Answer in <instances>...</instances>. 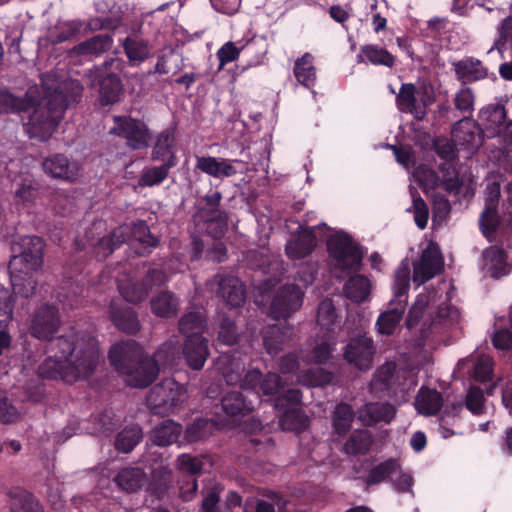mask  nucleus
Segmentation results:
<instances>
[{
  "instance_id": "1",
  "label": "nucleus",
  "mask_w": 512,
  "mask_h": 512,
  "mask_svg": "<svg viewBox=\"0 0 512 512\" xmlns=\"http://www.w3.org/2000/svg\"><path fill=\"white\" fill-rule=\"evenodd\" d=\"M52 347L61 357L48 356L39 364L37 374L42 379L62 380L71 384L90 377L99 364V343L89 331L72 328L58 336Z\"/></svg>"
},
{
  "instance_id": "2",
  "label": "nucleus",
  "mask_w": 512,
  "mask_h": 512,
  "mask_svg": "<svg viewBox=\"0 0 512 512\" xmlns=\"http://www.w3.org/2000/svg\"><path fill=\"white\" fill-rule=\"evenodd\" d=\"M82 96L79 84H58L54 89H47L41 101L34 97L33 108L24 123V129L30 138L45 141L51 137L65 110L72 103H78Z\"/></svg>"
},
{
  "instance_id": "3",
  "label": "nucleus",
  "mask_w": 512,
  "mask_h": 512,
  "mask_svg": "<svg viewBox=\"0 0 512 512\" xmlns=\"http://www.w3.org/2000/svg\"><path fill=\"white\" fill-rule=\"evenodd\" d=\"M111 366L126 375V382L134 388L148 387L159 374L157 361L145 355L142 346L133 339L115 343L109 350Z\"/></svg>"
},
{
  "instance_id": "4",
  "label": "nucleus",
  "mask_w": 512,
  "mask_h": 512,
  "mask_svg": "<svg viewBox=\"0 0 512 512\" xmlns=\"http://www.w3.org/2000/svg\"><path fill=\"white\" fill-rule=\"evenodd\" d=\"M410 288V268L402 263L396 270L393 282V298L388 309L382 312L377 321L376 328L380 334L391 335L403 318Z\"/></svg>"
},
{
  "instance_id": "5",
  "label": "nucleus",
  "mask_w": 512,
  "mask_h": 512,
  "mask_svg": "<svg viewBox=\"0 0 512 512\" xmlns=\"http://www.w3.org/2000/svg\"><path fill=\"white\" fill-rule=\"evenodd\" d=\"M45 243L39 236H21L12 244L13 256L9 262V270L14 272H34L44 262Z\"/></svg>"
},
{
  "instance_id": "6",
  "label": "nucleus",
  "mask_w": 512,
  "mask_h": 512,
  "mask_svg": "<svg viewBox=\"0 0 512 512\" xmlns=\"http://www.w3.org/2000/svg\"><path fill=\"white\" fill-rule=\"evenodd\" d=\"M187 397L185 387L173 378H165L153 386L146 396V403L155 415H169Z\"/></svg>"
},
{
  "instance_id": "7",
  "label": "nucleus",
  "mask_w": 512,
  "mask_h": 512,
  "mask_svg": "<svg viewBox=\"0 0 512 512\" xmlns=\"http://www.w3.org/2000/svg\"><path fill=\"white\" fill-rule=\"evenodd\" d=\"M302 391L298 388H289L278 394L273 400V406L278 412L279 424L283 430L301 431L306 428L308 418L302 409L295 406L300 405Z\"/></svg>"
},
{
  "instance_id": "8",
  "label": "nucleus",
  "mask_w": 512,
  "mask_h": 512,
  "mask_svg": "<svg viewBox=\"0 0 512 512\" xmlns=\"http://www.w3.org/2000/svg\"><path fill=\"white\" fill-rule=\"evenodd\" d=\"M222 193L210 190L200 197L196 215L205 222L207 233L214 239L221 238L228 228V215L221 209Z\"/></svg>"
},
{
  "instance_id": "9",
  "label": "nucleus",
  "mask_w": 512,
  "mask_h": 512,
  "mask_svg": "<svg viewBox=\"0 0 512 512\" xmlns=\"http://www.w3.org/2000/svg\"><path fill=\"white\" fill-rule=\"evenodd\" d=\"M123 61L120 58H110L96 69L94 81L99 86V100L102 106L113 105L120 101L123 84L119 71Z\"/></svg>"
},
{
  "instance_id": "10",
  "label": "nucleus",
  "mask_w": 512,
  "mask_h": 512,
  "mask_svg": "<svg viewBox=\"0 0 512 512\" xmlns=\"http://www.w3.org/2000/svg\"><path fill=\"white\" fill-rule=\"evenodd\" d=\"M61 315L58 306L44 303L32 314L29 333L33 338L41 341H50L53 346L55 335L61 326Z\"/></svg>"
},
{
  "instance_id": "11",
  "label": "nucleus",
  "mask_w": 512,
  "mask_h": 512,
  "mask_svg": "<svg viewBox=\"0 0 512 512\" xmlns=\"http://www.w3.org/2000/svg\"><path fill=\"white\" fill-rule=\"evenodd\" d=\"M168 278L163 270L149 269L141 281L133 279L119 280L118 289L126 303H139L145 300L154 287L162 286Z\"/></svg>"
},
{
  "instance_id": "12",
  "label": "nucleus",
  "mask_w": 512,
  "mask_h": 512,
  "mask_svg": "<svg viewBox=\"0 0 512 512\" xmlns=\"http://www.w3.org/2000/svg\"><path fill=\"white\" fill-rule=\"evenodd\" d=\"M110 133L125 139L127 147L142 150L149 146L150 130L142 120L131 116H114Z\"/></svg>"
},
{
  "instance_id": "13",
  "label": "nucleus",
  "mask_w": 512,
  "mask_h": 512,
  "mask_svg": "<svg viewBox=\"0 0 512 512\" xmlns=\"http://www.w3.org/2000/svg\"><path fill=\"white\" fill-rule=\"evenodd\" d=\"M327 246L330 256L344 269H359L363 259V252L349 234L344 232L335 234L329 239Z\"/></svg>"
},
{
  "instance_id": "14",
  "label": "nucleus",
  "mask_w": 512,
  "mask_h": 512,
  "mask_svg": "<svg viewBox=\"0 0 512 512\" xmlns=\"http://www.w3.org/2000/svg\"><path fill=\"white\" fill-rule=\"evenodd\" d=\"M303 296V291L296 284L281 286L270 304L269 315L275 320L289 318L302 306Z\"/></svg>"
},
{
  "instance_id": "15",
  "label": "nucleus",
  "mask_w": 512,
  "mask_h": 512,
  "mask_svg": "<svg viewBox=\"0 0 512 512\" xmlns=\"http://www.w3.org/2000/svg\"><path fill=\"white\" fill-rule=\"evenodd\" d=\"M303 296V291L296 284L281 286L270 304L269 315L275 320L289 318L302 306Z\"/></svg>"
},
{
  "instance_id": "16",
  "label": "nucleus",
  "mask_w": 512,
  "mask_h": 512,
  "mask_svg": "<svg viewBox=\"0 0 512 512\" xmlns=\"http://www.w3.org/2000/svg\"><path fill=\"white\" fill-rule=\"evenodd\" d=\"M42 169L53 179L74 183L81 176L82 165L64 153H53L43 160Z\"/></svg>"
},
{
  "instance_id": "17",
  "label": "nucleus",
  "mask_w": 512,
  "mask_h": 512,
  "mask_svg": "<svg viewBox=\"0 0 512 512\" xmlns=\"http://www.w3.org/2000/svg\"><path fill=\"white\" fill-rule=\"evenodd\" d=\"M483 134L485 131L481 125L467 116L457 121L451 132L454 144L471 152L477 151L482 145Z\"/></svg>"
},
{
  "instance_id": "18",
  "label": "nucleus",
  "mask_w": 512,
  "mask_h": 512,
  "mask_svg": "<svg viewBox=\"0 0 512 512\" xmlns=\"http://www.w3.org/2000/svg\"><path fill=\"white\" fill-rule=\"evenodd\" d=\"M375 353L373 339L367 336L352 338L345 347L344 359L359 370H368L372 366Z\"/></svg>"
},
{
  "instance_id": "19",
  "label": "nucleus",
  "mask_w": 512,
  "mask_h": 512,
  "mask_svg": "<svg viewBox=\"0 0 512 512\" xmlns=\"http://www.w3.org/2000/svg\"><path fill=\"white\" fill-rule=\"evenodd\" d=\"M109 318L118 330L129 335H135L141 328L135 310L120 298L111 300Z\"/></svg>"
},
{
  "instance_id": "20",
  "label": "nucleus",
  "mask_w": 512,
  "mask_h": 512,
  "mask_svg": "<svg viewBox=\"0 0 512 512\" xmlns=\"http://www.w3.org/2000/svg\"><path fill=\"white\" fill-rule=\"evenodd\" d=\"M443 269V258L437 248L428 246L423 250L420 260L414 264L413 281L424 284Z\"/></svg>"
},
{
  "instance_id": "21",
  "label": "nucleus",
  "mask_w": 512,
  "mask_h": 512,
  "mask_svg": "<svg viewBox=\"0 0 512 512\" xmlns=\"http://www.w3.org/2000/svg\"><path fill=\"white\" fill-rule=\"evenodd\" d=\"M237 159L218 158L213 156H196L195 169L214 178H229L238 173L234 164H241Z\"/></svg>"
},
{
  "instance_id": "22",
  "label": "nucleus",
  "mask_w": 512,
  "mask_h": 512,
  "mask_svg": "<svg viewBox=\"0 0 512 512\" xmlns=\"http://www.w3.org/2000/svg\"><path fill=\"white\" fill-rule=\"evenodd\" d=\"M217 295L230 307H239L246 300L244 284L234 276L216 275Z\"/></svg>"
},
{
  "instance_id": "23",
  "label": "nucleus",
  "mask_w": 512,
  "mask_h": 512,
  "mask_svg": "<svg viewBox=\"0 0 512 512\" xmlns=\"http://www.w3.org/2000/svg\"><path fill=\"white\" fill-rule=\"evenodd\" d=\"M263 346L271 356H276L289 345L292 339V326L269 325L261 331Z\"/></svg>"
},
{
  "instance_id": "24",
  "label": "nucleus",
  "mask_w": 512,
  "mask_h": 512,
  "mask_svg": "<svg viewBox=\"0 0 512 512\" xmlns=\"http://www.w3.org/2000/svg\"><path fill=\"white\" fill-rule=\"evenodd\" d=\"M183 355L191 369H202L209 356L208 340L202 335H189L183 346Z\"/></svg>"
},
{
  "instance_id": "25",
  "label": "nucleus",
  "mask_w": 512,
  "mask_h": 512,
  "mask_svg": "<svg viewBox=\"0 0 512 512\" xmlns=\"http://www.w3.org/2000/svg\"><path fill=\"white\" fill-rule=\"evenodd\" d=\"M183 427L178 422L167 419L156 425L149 433V439L152 444L159 447H167L172 444L182 443Z\"/></svg>"
},
{
  "instance_id": "26",
  "label": "nucleus",
  "mask_w": 512,
  "mask_h": 512,
  "mask_svg": "<svg viewBox=\"0 0 512 512\" xmlns=\"http://www.w3.org/2000/svg\"><path fill=\"white\" fill-rule=\"evenodd\" d=\"M452 65L456 79L464 86L483 80L488 75L487 68L483 66L479 59L474 57H466L454 62Z\"/></svg>"
},
{
  "instance_id": "27",
  "label": "nucleus",
  "mask_w": 512,
  "mask_h": 512,
  "mask_svg": "<svg viewBox=\"0 0 512 512\" xmlns=\"http://www.w3.org/2000/svg\"><path fill=\"white\" fill-rule=\"evenodd\" d=\"M317 245L314 227H300L298 236L286 245V254L290 259L300 260L309 256Z\"/></svg>"
},
{
  "instance_id": "28",
  "label": "nucleus",
  "mask_w": 512,
  "mask_h": 512,
  "mask_svg": "<svg viewBox=\"0 0 512 512\" xmlns=\"http://www.w3.org/2000/svg\"><path fill=\"white\" fill-rule=\"evenodd\" d=\"M506 117V110L502 104H490L480 110V125L488 138L498 136Z\"/></svg>"
},
{
  "instance_id": "29",
  "label": "nucleus",
  "mask_w": 512,
  "mask_h": 512,
  "mask_svg": "<svg viewBox=\"0 0 512 512\" xmlns=\"http://www.w3.org/2000/svg\"><path fill=\"white\" fill-rule=\"evenodd\" d=\"M396 415L394 405L385 403H367L358 411L359 420L366 426H372L379 422L390 423Z\"/></svg>"
},
{
  "instance_id": "30",
  "label": "nucleus",
  "mask_w": 512,
  "mask_h": 512,
  "mask_svg": "<svg viewBox=\"0 0 512 512\" xmlns=\"http://www.w3.org/2000/svg\"><path fill=\"white\" fill-rule=\"evenodd\" d=\"M34 96L26 92L23 96H16L7 88H0V115L27 113L33 108Z\"/></svg>"
},
{
  "instance_id": "31",
  "label": "nucleus",
  "mask_w": 512,
  "mask_h": 512,
  "mask_svg": "<svg viewBox=\"0 0 512 512\" xmlns=\"http://www.w3.org/2000/svg\"><path fill=\"white\" fill-rule=\"evenodd\" d=\"M222 411L227 417H245L252 413L254 407L241 391H229L220 401Z\"/></svg>"
},
{
  "instance_id": "32",
  "label": "nucleus",
  "mask_w": 512,
  "mask_h": 512,
  "mask_svg": "<svg viewBox=\"0 0 512 512\" xmlns=\"http://www.w3.org/2000/svg\"><path fill=\"white\" fill-rule=\"evenodd\" d=\"M122 47L132 67L140 65L151 56L150 42L139 36H127L122 41Z\"/></svg>"
},
{
  "instance_id": "33",
  "label": "nucleus",
  "mask_w": 512,
  "mask_h": 512,
  "mask_svg": "<svg viewBox=\"0 0 512 512\" xmlns=\"http://www.w3.org/2000/svg\"><path fill=\"white\" fill-rule=\"evenodd\" d=\"M176 164L177 157L175 154H171L160 166L145 167L138 178V185L140 187L160 185L167 179L170 170L175 167Z\"/></svg>"
},
{
  "instance_id": "34",
  "label": "nucleus",
  "mask_w": 512,
  "mask_h": 512,
  "mask_svg": "<svg viewBox=\"0 0 512 512\" xmlns=\"http://www.w3.org/2000/svg\"><path fill=\"white\" fill-rule=\"evenodd\" d=\"M11 512H44L36 497L23 488H13L8 492Z\"/></svg>"
},
{
  "instance_id": "35",
  "label": "nucleus",
  "mask_w": 512,
  "mask_h": 512,
  "mask_svg": "<svg viewBox=\"0 0 512 512\" xmlns=\"http://www.w3.org/2000/svg\"><path fill=\"white\" fill-rule=\"evenodd\" d=\"M416 87L412 83H403L396 95V105L399 111L411 113L416 119L421 120L425 115V109H421L417 103Z\"/></svg>"
},
{
  "instance_id": "36",
  "label": "nucleus",
  "mask_w": 512,
  "mask_h": 512,
  "mask_svg": "<svg viewBox=\"0 0 512 512\" xmlns=\"http://www.w3.org/2000/svg\"><path fill=\"white\" fill-rule=\"evenodd\" d=\"M215 422L209 418H196L182 432V443L194 444L205 441L214 431Z\"/></svg>"
},
{
  "instance_id": "37",
  "label": "nucleus",
  "mask_w": 512,
  "mask_h": 512,
  "mask_svg": "<svg viewBox=\"0 0 512 512\" xmlns=\"http://www.w3.org/2000/svg\"><path fill=\"white\" fill-rule=\"evenodd\" d=\"M398 470H400L399 461L395 458H388L369 469L363 481L368 487L391 481L392 476L397 474Z\"/></svg>"
},
{
  "instance_id": "38",
  "label": "nucleus",
  "mask_w": 512,
  "mask_h": 512,
  "mask_svg": "<svg viewBox=\"0 0 512 512\" xmlns=\"http://www.w3.org/2000/svg\"><path fill=\"white\" fill-rule=\"evenodd\" d=\"M216 367L228 385L239 384L245 371L244 363L240 358L227 354L217 359Z\"/></svg>"
},
{
  "instance_id": "39",
  "label": "nucleus",
  "mask_w": 512,
  "mask_h": 512,
  "mask_svg": "<svg viewBox=\"0 0 512 512\" xmlns=\"http://www.w3.org/2000/svg\"><path fill=\"white\" fill-rule=\"evenodd\" d=\"M314 56L306 52L294 62L293 73L297 82L306 88H312L316 84L317 73L314 66Z\"/></svg>"
},
{
  "instance_id": "40",
  "label": "nucleus",
  "mask_w": 512,
  "mask_h": 512,
  "mask_svg": "<svg viewBox=\"0 0 512 512\" xmlns=\"http://www.w3.org/2000/svg\"><path fill=\"white\" fill-rule=\"evenodd\" d=\"M373 444V436L365 429L353 431L343 445V452L347 455H365Z\"/></svg>"
},
{
  "instance_id": "41",
  "label": "nucleus",
  "mask_w": 512,
  "mask_h": 512,
  "mask_svg": "<svg viewBox=\"0 0 512 512\" xmlns=\"http://www.w3.org/2000/svg\"><path fill=\"white\" fill-rule=\"evenodd\" d=\"M135 238L133 245L137 254L145 256L152 252L153 248L159 245V240L150 232L148 225L144 221H138L132 229Z\"/></svg>"
},
{
  "instance_id": "42",
  "label": "nucleus",
  "mask_w": 512,
  "mask_h": 512,
  "mask_svg": "<svg viewBox=\"0 0 512 512\" xmlns=\"http://www.w3.org/2000/svg\"><path fill=\"white\" fill-rule=\"evenodd\" d=\"M113 36L109 33L97 34L74 47L78 55H100L111 49Z\"/></svg>"
},
{
  "instance_id": "43",
  "label": "nucleus",
  "mask_w": 512,
  "mask_h": 512,
  "mask_svg": "<svg viewBox=\"0 0 512 512\" xmlns=\"http://www.w3.org/2000/svg\"><path fill=\"white\" fill-rule=\"evenodd\" d=\"M145 481V473L141 468L129 467L121 469L114 477V482L122 490L132 493L139 490Z\"/></svg>"
},
{
  "instance_id": "44",
  "label": "nucleus",
  "mask_w": 512,
  "mask_h": 512,
  "mask_svg": "<svg viewBox=\"0 0 512 512\" xmlns=\"http://www.w3.org/2000/svg\"><path fill=\"white\" fill-rule=\"evenodd\" d=\"M488 272L494 279H499L509 273L507 253L499 247H490L484 252Z\"/></svg>"
},
{
  "instance_id": "45",
  "label": "nucleus",
  "mask_w": 512,
  "mask_h": 512,
  "mask_svg": "<svg viewBox=\"0 0 512 512\" xmlns=\"http://www.w3.org/2000/svg\"><path fill=\"white\" fill-rule=\"evenodd\" d=\"M416 402L418 411L427 416L438 414L443 407L442 395L435 389L421 388Z\"/></svg>"
},
{
  "instance_id": "46",
  "label": "nucleus",
  "mask_w": 512,
  "mask_h": 512,
  "mask_svg": "<svg viewBox=\"0 0 512 512\" xmlns=\"http://www.w3.org/2000/svg\"><path fill=\"white\" fill-rule=\"evenodd\" d=\"M396 364L387 362L377 369L371 381V387L375 391L390 394L395 391Z\"/></svg>"
},
{
  "instance_id": "47",
  "label": "nucleus",
  "mask_w": 512,
  "mask_h": 512,
  "mask_svg": "<svg viewBox=\"0 0 512 512\" xmlns=\"http://www.w3.org/2000/svg\"><path fill=\"white\" fill-rule=\"evenodd\" d=\"M370 289L369 279L360 274L351 276L344 285L346 297L356 303L364 302L370 294Z\"/></svg>"
},
{
  "instance_id": "48",
  "label": "nucleus",
  "mask_w": 512,
  "mask_h": 512,
  "mask_svg": "<svg viewBox=\"0 0 512 512\" xmlns=\"http://www.w3.org/2000/svg\"><path fill=\"white\" fill-rule=\"evenodd\" d=\"M355 418L352 406L345 402L336 405L332 415L334 433L342 436L349 432Z\"/></svg>"
},
{
  "instance_id": "49",
  "label": "nucleus",
  "mask_w": 512,
  "mask_h": 512,
  "mask_svg": "<svg viewBox=\"0 0 512 512\" xmlns=\"http://www.w3.org/2000/svg\"><path fill=\"white\" fill-rule=\"evenodd\" d=\"M364 56L372 65L385 66L392 68L395 64L396 58L387 49L380 47L377 44H367L360 48L359 57Z\"/></svg>"
},
{
  "instance_id": "50",
  "label": "nucleus",
  "mask_w": 512,
  "mask_h": 512,
  "mask_svg": "<svg viewBox=\"0 0 512 512\" xmlns=\"http://www.w3.org/2000/svg\"><path fill=\"white\" fill-rule=\"evenodd\" d=\"M126 236L122 228L113 229L108 235L103 236L94 247L96 256L99 258H107L116 249L125 243Z\"/></svg>"
},
{
  "instance_id": "51",
  "label": "nucleus",
  "mask_w": 512,
  "mask_h": 512,
  "mask_svg": "<svg viewBox=\"0 0 512 512\" xmlns=\"http://www.w3.org/2000/svg\"><path fill=\"white\" fill-rule=\"evenodd\" d=\"M143 438L142 428L138 425H131L121 430L115 440V448L119 452L129 453Z\"/></svg>"
},
{
  "instance_id": "52",
  "label": "nucleus",
  "mask_w": 512,
  "mask_h": 512,
  "mask_svg": "<svg viewBox=\"0 0 512 512\" xmlns=\"http://www.w3.org/2000/svg\"><path fill=\"white\" fill-rule=\"evenodd\" d=\"M175 142V132L172 128L162 130L157 136L155 145L151 153V159L153 161H163L170 157L171 154H175L172 151Z\"/></svg>"
},
{
  "instance_id": "53",
  "label": "nucleus",
  "mask_w": 512,
  "mask_h": 512,
  "mask_svg": "<svg viewBox=\"0 0 512 512\" xmlns=\"http://www.w3.org/2000/svg\"><path fill=\"white\" fill-rule=\"evenodd\" d=\"M177 308L178 299L169 291H163L151 300V310L158 317L174 316Z\"/></svg>"
},
{
  "instance_id": "54",
  "label": "nucleus",
  "mask_w": 512,
  "mask_h": 512,
  "mask_svg": "<svg viewBox=\"0 0 512 512\" xmlns=\"http://www.w3.org/2000/svg\"><path fill=\"white\" fill-rule=\"evenodd\" d=\"M11 273V284L15 295H19L23 298L31 297L35 291L37 282L32 276V272H14Z\"/></svg>"
},
{
  "instance_id": "55",
  "label": "nucleus",
  "mask_w": 512,
  "mask_h": 512,
  "mask_svg": "<svg viewBox=\"0 0 512 512\" xmlns=\"http://www.w3.org/2000/svg\"><path fill=\"white\" fill-rule=\"evenodd\" d=\"M206 320L201 312L192 311L183 315L179 320V331L186 338L189 335H202Z\"/></svg>"
},
{
  "instance_id": "56",
  "label": "nucleus",
  "mask_w": 512,
  "mask_h": 512,
  "mask_svg": "<svg viewBox=\"0 0 512 512\" xmlns=\"http://www.w3.org/2000/svg\"><path fill=\"white\" fill-rule=\"evenodd\" d=\"M498 208L485 206L479 217V226L486 238L493 236L499 227Z\"/></svg>"
},
{
  "instance_id": "57",
  "label": "nucleus",
  "mask_w": 512,
  "mask_h": 512,
  "mask_svg": "<svg viewBox=\"0 0 512 512\" xmlns=\"http://www.w3.org/2000/svg\"><path fill=\"white\" fill-rule=\"evenodd\" d=\"M39 190V183L32 177H24L15 189V199L17 202L32 203Z\"/></svg>"
},
{
  "instance_id": "58",
  "label": "nucleus",
  "mask_w": 512,
  "mask_h": 512,
  "mask_svg": "<svg viewBox=\"0 0 512 512\" xmlns=\"http://www.w3.org/2000/svg\"><path fill=\"white\" fill-rule=\"evenodd\" d=\"M172 482V473L167 468H160L153 472L152 481L150 483V490L158 498L163 497Z\"/></svg>"
},
{
  "instance_id": "59",
  "label": "nucleus",
  "mask_w": 512,
  "mask_h": 512,
  "mask_svg": "<svg viewBox=\"0 0 512 512\" xmlns=\"http://www.w3.org/2000/svg\"><path fill=\"white\" fill-rule=\"evenodd\" d=\"M454 106L464 116L470 117L474 111L475 96L471 88L462 87L459 89L454 97Z\"/></svg>"
},
{
  "instance_id": "60",
  "label": "nucleus",
  "mask_w": 512,
  "mask_h": 512,
  "mask_svg": "<svg viewBox=\"0 0 512 512\" xmlns=\"http://www.w3.org/2000/svg\"><path fill=\"white\" fill-rule=\"evenodd\" d=\"M337 314L333 301L329 298L322 300L317 310V322L320 326L330 329L336 322Z\"/></svg>"
},
{
  "instance_id": "61",
  "label": "nucleus",
  "mask_w": 512,
  "mask_h": 512,
  "mask_svg": "<svg viewBox=\"0 0 512 512\" xmlns=\"http://www.w3.org/2000/svg\"><path fill=\"white\" fill-rule=\"evenodd\" d=\"M218 340L228 346H232L237 343L238 332L235 321L227 316H223L220 320Z\"/></svg>"
},
{
  "instance_id": "62",
  "label": "nucleus",
  "mask_w": 512,
  "mask_h": 512,
  "mask_svg": "<svg viewBox=\"0 0 512 512\" xmlns=\"http://www.w3.org/2000/svg\"><path fill=\"white\" fill-rule=\"evenodd\" d=\"M83 23L80 20L66 21L56 26L55 42L63 43L76 37L81 29Z\"/></svg>"
},
{
  "instance_id": "63",
  "label": "nucleus",
  "mask_w": 512,
  "mask_h": 512,
  "mask_svg": "<svg viewBox=\"0 0 512 512\" xmlns=\"http://www.w3.org/2000/svg\"><path fill=\"white\" fill-rule=\"evenodd\" d=\"M498 39L495 41L494 46L491 48L497 49L500 53L506 50V44L512 41V16H507L502 20L498 27Z\"/></svg>"
},
{
  "instance_id": "64",
  "label": "nucleus",
  "mask_w": 512,
  "mask_h": 512,
  "mask_svg": "<svg viewBox=\"0 0 512 512\" xmlns=\"http://www.w3.org/2000/svg\"><path fill=\"white\" fill-rule=\"evenodd\" d=\"M177 466L180 471L194 476L201 472L203 462L198 457L189 454H181L177 458Z\"/></svg>"
}]
</instances>
